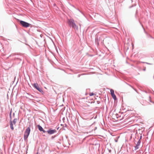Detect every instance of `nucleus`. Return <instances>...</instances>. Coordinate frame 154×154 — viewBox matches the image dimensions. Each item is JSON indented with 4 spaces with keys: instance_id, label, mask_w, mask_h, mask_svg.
Wrapping results in <instances>:
<instances>
[{
    "instance_id": "nucleus-10",
    "label": "nucleus",
    "mask_w": 154,
    "mask_h": 154,
    "mask_svg": "<svg viewBox=\"0 0 154 154\" xmlns=\"http://www.w3.org/2000/svg\"><path fill=\"white\" fill-rule=\"evenodd\" d=\"M30 132V127H28L26 130L25 131L24 133L26 134H29Z\"/></svg>"
},
{
    "instance_id": "nucleus-8",
    "label": "nucleus",
    "mask_w": 154,
    "mask_h": 154,
    "mask_svg": "<svg viewBox=\"0 0 154 154\" xmlns=\"http://www.w3.org/2000/svg\"><path fill=\"white\" fill-rule=\"evenodd\" d=\"M22 57L21 55L18 54L14 55V58L15 60H22Z\"/></svg>"
},
{
    "instance_id": "nucleus-21",
    "label": "nucleus",
    "mask_w": 154,
    "mask_h": 154,
    "mask_svg": "<svg viewBox=\"0 0 154 154\" xmlns=\"http://www.w3.org/2000/svg\"><path fill=\"white\" fill-rule=\"evenodd\" d=\"M71 5V6H72V7H73L74 8H75V7L74 5Z\"/></svg>"
},
{
    "instance_id": "nucleus-18",
    "label": "nucleus",
    "mask_w": 154,
    "mask_h": 154,
    "mask_svg": "<svg viewBox=\"0 0 154 154\" xmlns=\"http://www.w3.org/2000/svg\"><path fill=\"white\" fill-rule=\"evenodd\" d=\"M146 67H145L143 69V70L144 71H145L146 70Z\"/></svg>"
},
{
    "instance_id": "nucleus-6",
    "label": "nucleus",
    "mask_w": 154,
    "mask_h": 154,
    "mask_svg": "<svg viewBox=\"0 0 154 154\" xmlns=\"http://www.w3.org/2000/svg\"><path fill=\"white\" fill-rule=\"evenodd\" d=\"M110 91L111 94L113 98L114 99V100H116L117 98L116 95L114 94V91L113 89H111L110 90Z\"/></svg>"
},
{
    "instance_id": "nucleus-26",
    "label": "nucleus",
    "mask_w": 154,
    "mask_h": 154,
    "mask_svg": "<svg viewBox=\"0 0 154 154\" xmlns=\"http://www.w3.org/2000/svg\"><path fill=\"white\" fill-rule=\"evenodd\" d=\"M38 154V152L36 154Z\"/></svg>"
},
{
    "instance_id": "nucleus-3",
    "label": "nucleus",
    "mask_w": 154,
    "mask_h": 154,
    "mask_svg": "<svg viewBox=\"0 0 154 154\" xmlns=\"http://www.w3.org/2000/svg\"><path fill=\"white\" fill-rule=\"evenodd\" d=\"M20 23L23 27L25 28H27L31 25L30 24L23 20H20Z\"/></svg>"
},
{
    "instance_id": "nucleus-15",
    "label": "nucleus",
    "mask_w": 154,
    "mask_h": 154,
    "mask_svg": "<svg viewBox=\"0 0 154 154\" xmlns=\"http://www.w3.org/2000/svg\"><path fill=\"white\" fill-rule=\"evenodd\" d=\"M79 12H80L83 15H84L83 13L79 9H77Z\"/></svg>"
},
{
    "instance_id": "nucleus-19",
    "label": "nucleus",
    "mask_w": 154,
    "mask_h": 154,
    "mask_svg": "<svg viewBox=\"0 0 154 154\" xmlns=\"http://www.w3.org/2000/svg\"><path fill=\"white\" fill-rule=\"evenodd\" d=\"M56 128L57 130H58L59 129V127H56Z\"/></svg>"
},
{
    "instance_id": "nucleus-25",
    "label": "nucleus",
    "mask_w": 154,
    "mask_h": 154,
    "mask_svg": "<svg viewBox=\"0 0 154 154\" xmlns=\"http://www.w3.org/2000/svg\"><path fill=\"white\" fill-rule=\"evenodd\" d=\"M14 116V113L13 114V116Z\"/></svg>"
},
{
    "instance_id": "nucleus-2",
    "label": "nucleus",
    "mask_w": 154,
    "mask_h": 154,
    "mask_svg": "<svg viewBox=\"0 0 154 154\" xmlns=\"http://www.w3.org/2000/svg\"><path fill=\"white\" fill-rule=\"evenodd\" d=\"M102 36L98 37V36H96L95 38V42L96 44L98 46L99 45V42H101L102 43L103 42L104 40L102 39Z\"/></svg>"
},
{
    "instance_id": "nucleus-12",
    "label": "nucleus",
    "mask_w": 154,
    "mask_h": 154,
    "mask_svg": "<svg viewBox=\"0 0 154 154\" xmlns=\"http://www.w3.org/2000/svg\"><path fill=\"white\" fill-rule=\"evenodd\" d=\"M37 126H38V130L40 131H43V129L42 127L41 126H40V125H37Z\"/></svg>"
},
{
    "instance_id": "nucleus-20",
    "label": "nucleus",
    "mask_w": 154,
    "mask_h": 154,
    "mask_svg": "<svg viewBox=\"0 0 154 154\" xmlns=\"http://www.w3.org/2000/svg\"><path fill=\"white\" fill-rule=\"evenodd\" d=\"M141 138H142V136L140 135V139H140H140Z\"/></svg>"
},
{
    "instance_id": "nucleus-24",
    "label": "nucleus",
    "mask_w": 154,
    "mask_h": 154,
    "mask_svg": "<svg viewBox=\"0 0 154 154\" xmlns=\"http://www.w3.org/2000/svg\"><path fill=\"white\" fill-rule=\"evenodd\" d=\"M115 141L116 142H117V140H115Z\"/></svg>"
},
{
    "instance_id": "nucleus-17",
    "label": "nucleus",
    "mask_w": 154,
    "mask_h": 154,
    "mask_svg": "<svg viewBox=\"0 0 154 154\" xmlns=\"http://www.w3.org/2000/svg\"><path fill=\"white\" fill-rule=\"evenodd\" d=\"M146 63L147 64H149V65H150V64H151L150 63Z\"/></svg>"
},
{
    "instance_id": "nucleus-1",
    "label": "nucleus",
    "mask_w": 154,
    "mask_h": 154,
    "mask_svg": "<svg viewBox=\"0 0 154 154\" xmlns=\"http://www.w3.org/2000/svg\"><path fill=\"white\" fill-rule=\"evenodd\" d=\"M68 23L69 26L74 29H76L77 30L78 29V27L76 25L75 23L74 20L73 19H68Z\"/></svg>"
},
{
    "instance_id": "nucleus-16",
    "label": "nucleus",
    "mask_w": 154,
    "mask_h": 154,
    "mask_svg": "<svg viewBox=\"0 0 154 154\" xmlns=\"http://www.w3.org/2000/svg\"><path fill=\"white\" fill-rule=\"evenodd\" d=\"M42 131L44 133H45L46 132H47V131H45L44 130V129H43V131Z\"/></svg>"
},
{
    "instance_id": "nucleus-11",
    "label": "nucleus",
    "mask_w": 154,
    "mask_h": 154,
    "mask_svg": "<svg viewBox=\"0 0 154 154\" xmlns=\"http://www.w3.org/2000/svg\"><path fill=\"white\" fill-rule=\"evenodd\" d=\"M29 135V134H26L24 133V140L25 141L27 139Z\"/></svg>"
},
{
    "instance_id": "nucleus-9",
    "label": "nucleus",
    "mask_w": 154,
    "mask_h": 154,
    "mask_svg": "<svg viewBox=\"0 0 154 154\" xmlns=\"http://www.w3.org/2000/svg\"><path fill=\"white\" fill-rule=\"evenodd\" d=\"M141 143V141L140 140V139H139V140L137 143V144H136V146H134L135 150H136L137 149H138L139 148V146L140 145Z\"/></svg>"
},
{
    "instance_id": "nucleus-23",
    "label": "nucleus",
    "mask_w": 154,
    "mask_h": 154,
    "mask_svg": "<svg viewBox=\"0 0 154 154\" xmlns=\"http://www.w3.org/2000/svg\"><path fill=\"white\" fill-rule=\"evenodd\" d=\"M141 63H145L146 62H141Z\"/></svg>"
},
{
    "instance_id": "nucleus-14",
    "label": "nucleus",
    "mask_w": 154,
    "mask_h": 154,
    "mask_svg": "<svg viewBox=\"0 0 154 154\" xmlns=\"http://www.w3.org/2000/svg\"><path fill=\"white\" fill-rule=\"evenodd\" d=\"M94 95V94L93 92L90 93L89 94V95L90 96H92L93 95Z\"/></svg>"
},
{
    "instance_id": "nucleus-22",
    "label": "nucleus",
    "mask_w": 154,
    "mask_h": 154,
    "mask_svg": "<svg viewBox=\"0 0 154 154\" xmlns=\"http://www.w3.org/2000/svg\"><path fill=\"white\" fill-rule=\"evenodd\" d=\"M150 36V38H153V37H152L150 35V36Z\"/></svg>"
},
{
    "instance_id": "nucleus-4",
    "label": "nucleus",
    "mask_w": 154,
    "mask_h": 154,
    "mask_svg": "<svg viewBox=\"0 0 154 154\" xmlns=\"http://www.w3.org/2000/svg\"><path fill=\"white\" fill-rule=\"evenodd\" d=\"M33 86L41 93H43V91L42 88L39 87L37 83H34L33 84Z\"/></svg>"
},
{
    "instance_id": "nucleus-5",
    "label": "nucleus",
    "mask_w": 154,
    "mask_h": 154,
    "mask_svg": "<svg viewBox=\"0 0 154 154\" xmlns=\"http://www.w3.org/2000/svg\"><path fill=\"white\" fill-rule=\"evenodd\" d=\"M11 111L10 112L9 116L10 118V128L12 130H13L14 129V128L13 126V124L12 123V122L11 121Z\"/></svg>"
},
{
    "instance_id": "nucleus-13",
    "label": "nucleus",
    "mask_w": 154,
    "mask_h": 154,
    "mask_svg": "<svg viewBox=\"0 0 154 154\" xmlns=\"http://www.w3.org/2000/svg\"><path fill=\"white\" fill-rule=\"evenodd\" d=\"M17 121V119L16 118L14 119V120H13L12 122V123L13 122V124L14 125H15Z\"/></svg>"
},
{
    "instance_id": "nucleus-7",
    "label": "nucleus",
    "mask_w": 154,
    "mask_h": 154,
    "mask_svg": "<svg viewBox=\"0 0 154 154\" xmlns=\"http://www.w3.org/2000/svg\"><path fill=\"white\" fill-rule=\"evenodd\" d=\"M56 132L57 131L56 130H52L51 128L49 129V130L47 131V132L50 135L54 134L56 133Z\"/></svg>"
}]
</instances>
